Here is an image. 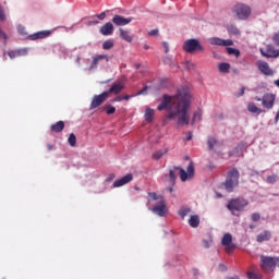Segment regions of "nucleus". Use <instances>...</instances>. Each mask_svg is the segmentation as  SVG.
I'll use <instances>...</instances> for the list:
<instances>
[{
    "label": "nucleus",
    "instance_id": "f3484780",
    "mask_svg": "<svg viewBox=\"0 0 279 279\" xmlns=\"http://www.w3.org/2000/svg\"><path fill=\"white\" fill-rule=\"evenodd\" d=\"M209 43L211 45H217L218 47H231V45H233L232 40H225L219 37L209 38Z\"/></svg>",
    "mask_w": 279,
    "mask_h": 279
},
{
    "label": "nucleus",
    "instance_id": "052dcab7",
    "mask_svg": "<svg viewBox=\"0 0 279 279\" xmlns=\"http://www.w3.org/2000/svg\"><path fill=\"white\" fill-rule=\"evenodd\" d=\"M275 86L279 88V78L274 82Z\"/></svg>",
    "mask_w": 279,
    "mask_h": 279
},
{
    "label": "nucleus",
    "instance_id": "4d7b16f0",
    "mask_svg": "<svg viewBox=\"0 0 279 279\" xmlns=\"http://www.w3.org/2000/svg\"><path fill=\"white\" fill-rule=\"evenodd\" d=\"M0 37L7 38L5 33H3V31H1V29H0Z\"/></svg>",
    "mask_w": 279,
    "mask_h": 279
},
{
    "label": "nucleus",
    "instance_id": "a211bd4d",
    "mask_svg": "<svg viewBox=\"0 0 279 279\" xmlns=\"http://www.w3.org/2000/svg\"><path fill=\"white\" fill-rule=\"evenodd\" d=\"M51 36V31H40L33 35H29V40H43V38H49Z\"/></svg>",
    "mask_w": 279,
    "mask_h": 279
},
{
    "label": "nucleus",
    "instance_id": "c9c22d12",
    "mask_svg": "<svg viewBox=\"0 0 279 279\" xmlns=\"http://www.w3.org/2000/svg\"><path fill=\"white\" fill-rule=\"evenodd\" d=\"M202 121V111H196L193 114L192 123H199Z\"/></svg>",
    "mask_w": 279,
    "mask_h": 279
},
{
    "label": "nucleus",
    "instance_id": "79ce46f5",
    "mask_svg": "<svg viewBox=\"0 0 279 279\" xmlns=\"http://www.w3.org/2000/svg\"><path fill=\"white\" fill-rule=\"evenodd\" d=\"M272 40L279 47V32L274 35Z\"/></svg>",
    "mask_w": 279,
    "mask_h": 279
},
{
    "label": "nucleus",
    "instance_id": "09e8293b",
    "mask_svg": "<svg viewBox=\"0 0 279 279\" xmlns=\"http://www.w3.org/2000/svg\"><path fill=\"white\" fill-rule=\"evenodd\" d=\"M244 95H245V86H242L238 97H243Z\"/></svg>",
    "mask_w": 279,
    "mask_h": 279
},
{
    "label": "nucleus",
    "instance_id": "13d9d810",
    "mask_svg": "<svg viewBox=\"0 0 279 279\" xmlns=\"http://www.w3.org/2000/svg\"><path fill=\"white\" fill-rule=\"evenodd\" d=\"M191 66H193V63L187 61V62H186V68H187V69H191Z\"/></svg>",
    "mask_w": 279,
    "mask_h": 279
},
{
    "label": "nucleus",
    "instance_id": "393cba45",
    "mask_svg": "<svg viewBox=\"0 0 279 279\" xmlns=\"http://www.w3.org/2000/svg\"><path fill=\"white\" fill-rule=\"evenodd\" d=\"M207 145H208V149H210V151H213L215 149V147H217V145H219V141H217V138L215 136H209L207 138Z\"/></svg>",
    "mask_w": 279,
    "mask_h": 279
},
{
    "label": "nucleus",
    "instance_id": "473e14b6",
    "mask_svg": "<svg viewBox=\"0 0 279 279\" xmlns=\"http://www.w3.org/2000/svg\"><path fill=\"white\" fill-rule=\"evenodd\" d=\"M104 110L106 111V114H114L117 112V108L112 105H105Z\"/></svg>",
    "mask_w": 279,
    "mask_h": 279
},
{
    "label": "nucleus",
    "instance_id": "6ab92c4d",
    "mask_svg": "<svg viewBox=\"0 0 279 279\" xmlns=\"http://www.w3.org/2000/svg\"><path fill=\"white\" fill-rule=\"evenodd\" d=\"M101 60H106V62H110V58L108 57V54H98L96 57H93L92 65L89 66V69L90 70L97 69Z\"/></svg>",
    "mask_w": 279,
    "mask_h": 279
},
{
    "label": "nucleus",
    "instance_id": "0e129e2a",
    "mask_svg": "<svg viewBox=\"0 0 279 279\" xmlns=\"http://www.w3.org/2000/svg\"><path fill=\"white\" fill-rule=\"evenodd\" d=\"M191 138H193V135L190 133V135L187 136L186 141H191Z\"/></svg>",
    "mask_w": 279,
    "mask_h": 279
},
{
    "label": "nucleus",
    "instance_id": "8fccbe9b",
    "mask_svg": "<svg viewBox=\"0 0 279 279\" xmlns=\"http://www.w3.org/2000/svg\"><path fill=\"white\" fill-rule=\"evenodd\" d=\"M148 34L149 36H158V29H153Z\"/></svg>",
    "mask_w": 279,
    "mask_h": 279
},
{
    "label": "nucleus",
    "instance_id": "2eb2a0df",
    "mask_svg": "<svg viewBox=\"0 0 279 279\" xmlns=\"http://www.w3.org/2000/svg\"><path fill=\"white\" fill-rule=\"evenodd\" d=\"M153 213L159 217H165V215H167V204L165 203L163 198H160L159 205L153 208Z\"/></svg>",
    "mask_w": 279,
    "mask_h": 279
},
{
    "label": "nucleus",
    "instance_id": "a19ab883",
    "mask_svg": "<svg viewBox=\"0 0 279 279\" xmlns=\"http://www.w3.org/2000/svg\"><path fill=\"white\" fill-rule=\"evenodd\" d=\"M252 221H260V214L254 213L252 215Z\"/></svg>",
    "mask_w": 279,
    "mask_h": 279
},
{
    "label": "nucleus",
    "instance_id": "6e6552de",
    "mask_svg": "<svg viewBox=\"0 0 279 279\" xmlns=\"http://www.w3.org/2000/svg\"><path fill=\"white\" fill-rule=\"evenodd\" d=\"M107 99H108V92H104L102 94L95 95L89 105V110H95L96 108H99V106H102L107 101Z\"/></svg>",
    "mask_w": 279,
    "mask_h": 279
},
{
    "label": "nucleus",
    "instance_id": "39448f33",
    "mask_svg": "<svg viewBox=\"0 0 279 279\" xmlns=\"http://www.w3.org/2000/svg\"><path fill=\"white\" fill-rule=\"evenodd\" d=\"M247 204H250V202H247V199L243 197L232 198L231 201L228 202L227 208L228 210H231V213H241V210H245Z\"/></svg>",
    "mask_w": 279,
    "mask_h": 279
},
{
    "label": "nucleus",
    "instance_id": "7ed1b4c3",
    "mask_svg": "<svg viewBox=\"0 0 279 279\" xmlns=\"http://www.w3.org/2000/svg\"><path fill=\"white\" fill-rule=\"evenodd\" d=\"M239 178H240V174L236 168H232L227 173L225 187L227 189L228 193H232V191H234V186H239Z\"/></svg>",
    "mask_w": 279,
    "mask_h": 279
},
{
    "label": "nucleus",
    "instance_id": "72a5a7b5",
    "mask_svg": "<svg viewBox=\"0 0 279 279\" xmlns=\"http://www.w3.org/2000/svg\"><path fill=\"white\" fill-rule=\"evenodd\" d=\"M191 213V208L190 207H181V209L179 210V215L182 219H184V217H186L187 215H190Z\"/></svg>",
    "mask_w": 279,
    "mask_h": 279
},
{
    "label": "nucleus",
    "instance_id": "cd10ccee",
    "mask_svg": "<svg viewBox=\"0 0 279 279\" xmlns=\"http://www.w3.org/2000/svg\"><path fill=\"white\" fill-rule=\"evenodd\" d=\"M154 109L147 108L145 112V121H147V123H151V121H154Z\"/></svg>",
    "mask_w": 279,
    "mask_h": 279
},
{
    "label": "nucleus",
    "instance_id": "f704fd0d",
    "mask_svg": "<svg viewBox=\"0 0 279 279\" xmlns=\"http://www.w3.org/2000/svg\"><path fill=\"white\" fill-rule=\"evenodd\" d=\"M68 142L71 147H75V145L77 144V137L73 133H71Z\"/></svg>",
    "mask_w": 279,
    "mask_h": 279
},
{
    "label": "nucleus",
    "instance_id": "a878e982",
    "mask_svg": "<svg viewBox=\"0 0 279 279\" xmlns=\"http://www.w3.org/2000/svg\"><path fill=\"white\" fill-rule=\"evenodd\" d=\"M247 110H248V112H252L253 114H262V112H263V109L256 107V104H254V102H250L247 105Z\"/></svg>",
    "mask_w": 279,
    "mask_h": 279
},
{
    "label": "nucleus",
    "instance_id": "bf43d9fd",
    "mask_svg": "<svg viewBox=\"0 0 279 279\" xmlns=\"http://www.w3.org/2000/svg\"><path fill=\"white\" fill-rule=\"evenodd\" d=\"M254 100H255V101H263V98L256 96V97L254 98Z\"/></svg>",
    "mask_w": 279,
    "mask_h": 279
},
{
    "label": "nucleus",
    "instance_id": "69168bd1",
    "mask_svg": "<svg viewBox=\"0 0 279 279\" xmlns=\"http://www.w3.org/2000/svg\"><path fill=\"white\" fill-rule=\"evenodd\" d=\"M135 69H141V63L135 64Z\"/></svg>",
    "mask_w": 279,
    "mask_h": 279
},
{
    "label": "nucleus",
    "instance_id": "c03bdc74",
    "mask_svg": "<svg viewBox=\"0 0 279 279\" xmlns=\"http://www.w3.org/2000/svg\"><path fill=\"white\" fill-rule=\"evenodd\" d=\"M162 47H163V49H165V53H169V43L163 41V43H162Z\"/></svg>",
    "mask_w": 279,
    "mask_h": 279
},
{
    "label": "nucleus",
    "instance_id": "4c0bfd02",
    "mask_svg": "<svg viewBox=\"0 0 279 279\" xmlns=\"http://www.w3.org/2000/svg\"><path fill=\"white\" fill-rule=\"evenodd\" d=\"M227 52L229 53V56H235L236 58L241 56V52L234 48H227Z\"/></svg>",
    "mask_w": 279,
    "mask_h": 279
},
{
    "label": "nucleus",
    "instance_id": "aec40b11",
    "mask_svg": "<svg viewBox=\"0 0 279 279\" xmlns=\"http://www.w3.org/2000/svg\"><path fill=\"white\" fill-rule=\"evenodd\" d=\"M123 88H125V85H123V83H121V82L114 83L113 85H111V87L107 92L108 97H110V93H113V95H119V93H121V90H123Z\"/></svg>",
    "mask_w": 279,
    "mask_h": 279
},
{
    "label": "nucleus",
    "instance_id": "9d476101",
    "mask_svg": "<svg viewBox=\"0 0 279 279\" xmlns=\"http://www.w3.org/2000/svg\"><path fill=\"white\" fill-rule=\"evenodd\" d=\"M260 53L264 58H278L279 57V50H276V48L271 44H268L266 46V51L260 49Z\"/></svg>",
    "mask_w": 279,
    "mask_h": 279
},
{
    "label": "nucleus",
    "instance_id": "864d4df0",
    "mask_svg": "<svg viewBox=\"0 0 279 279\" xmlns=\"http://www.w3.org/2000/svg\"><path fill=\"white\" fill-rule=\"evenodd\" d=\"M248 278L250 279H257L256 274H254V272H248Z\"/></svg>",
    "mask_w": 279,
    "mask_h": 279
},
{
    "label": "nucleus",
    "instance_id": "a18cd8bd",
    "mask_svg": "<svg viewBox=\"0 0 279 279\" xmlns=\"http://www.w3.org/2000/svg\"><path fill=\"white\" fill-rule=\"evenodd\" d=\"M266 181H267L269 184H274V182H276V177H267Z\"/></svg>",
    "mask_w": 279,
    "mask_h": 279
},
{
    "label": "nucleus",
    "instance_id": "bb28decb",
    "mask_svg": "<svg viewBox=\"0 0 279 279\" xmlns=\"http://www.w3.org/2000/svg\"><path fill=\"white\" fill-rule=\"evenodd\" d=\"M191 228H197L199 226V216L193 215L189 219Z\"/></svg>",
    "mask_w": 279,
    "mask_h": 279
},
{
    "label": "nucleus",
    "instance_id": "412c9836",
    "mask_svg": "<svg viewBox=\"0 0 279 279\" xmlns=\"http://www.w3.org/2000/svg\"><path fill=\"white\" fill-rule=\"evenodd\" d=\"M8 56L11 58V60H14V58H21V56H27V48L9 51Z\"/></svg>",
    "mask_w": 279,
    "mask_h": 279
},
{
    "label": "nucleus",
    "instance_id": "e433bc0d",
    "mask_svg": "<svg viewBox=\"0 0 279 279\" xmlns=\"http://www.w3.org/2000/svg\"><path fill=\"white\" fill-rule=\"evenodd\" d=\"M158 199H162V197H159L156 192H149L148 193V202H156Z\"/></svg>",
    "mask_w": 279,
    "mask_h": 279
},
{
    "label": "nucleus",
    "instance_id": "c756f323",
    "mask_svg": "<svg viewBox=\"0 0 279 279\" xmlns=\"http://www.w3.org/2000/svg\"><path fill=\"white\" fill-rule=\"evenodd\" d=\"M112 47H114V41L112 39H108L102 44V49H105V51L112 49Z\"/></svg>",
    "mask_w": 279,
    "mask_h": 279
},
{
    "label": "nucleus",
    "instance_id": "b1692460",
    "mask_svg": "<svg viewBox=\"0 0 279 279\" xmlns=\"http://www.w3.org/2000/svg\"><path fill=\"white\" fill-rule=\"evenodd\" d=\"M120 36L125 43H132L133 37L130 35V31H125L123 28H120Z\"/></svg>",
    "mask_w": 279,
    "mask_h": 279
},
{
    "label": "nucleus",
    "instance_id": "4468645a",
    "mask_svg": "<svg viewBox=\"0 0 279 279\" xmlns=\"http://www.w3.org/2000/svg\"><path fill=\"white\" fill-rule=\"evenodd\" d=\"M133 19L132 17H124L121 15H114L112 17V24L117 25L118 27H122L123 25H130L132 23Z\"/></svg>",
    "mask_w": 279,
    "mask_h": 279
},
{
    "label": "nucleus",
    "instance_id": "e2e57ef3",
    "mask_svg": "<svg viewBox=\"0 0 279 279\" xmlns=\"http://www.w3.org/2000/svg\"><path fill=\"white\" fill-rule=\"evenodd\" d=\"M251 175H258V171H252Z\"/></svg>",
    "mask_w": 279,
    "mask_h": 279
},
{
    "label": "nucleus",
    "instance_id": "3c124183",
    "mask_svg": "<svg viewBox=\"0 0 279 279\" xmlns=\"http://www.w3.org/2000/svg\"><path fill=\"white\" fill-rule=\"evenodd\" d=\"M112 101H113V104L117 101H123V98H122V96H118Z\"/></svg>",
    "mask_w": 279,
    "mask_h": 279
},
{
    "label": "nucleus",
    "instance_id": "4be33fe9",
    "mask_svg": "<svg viewBox=\"0 0 279 279\" xmlns=\"http://www.w3.org/2000/svg\"><path fill=\"white\" fill-rule=\"evenodd\" d=\"M269 239H271V231H264L257 235L256 241L257 243H263L269 241Z\"/></svg>",
    "mask_w": 279,
    "mask_h": 279
},
{
    "label": "nucleus",
    "instance_id": "9b49d317",
    "mask_svg": "<svg viewBox=\"0 0 279 279\" xmlns=\"http://www.w3.org/2000/svg\"><path fill=\"white\" fill-rule=\"evenodd\" d=\"M221 244L226 247V252H228V254H230V252L236 247V245L232 243V234L230 233H226L222 236Z\"/></svg>",
    "mask_w": 279,
    "mask_h": 279
},
{
    "label": "nucleus",
    "instance_id": "dca6fc26",
    "mask_svg": "<svg viewBox=\"0 0 279 279\" xmlns=\"http://www.w3.org/2000/svg\"><path fill=\"white\" fill-rule=\"evenodd\" d=\"M99 33L102 36H112L114 34V25H112V22H107L99 28Z\"/></svg>",
    "mask_w": 279,
    "mask_h": 279
},
{
    "label": "nucleus",
    "instance_id": "1a4fd4ad",
    "mask_svg": "<svg viewBox=\"0 0 279 279\" xmlns=\"http://www.w3.org/2000/svg\"><path fill=\"white\" fill-rule=\"evenodd\" d=\"M274 104H276V94H264V96L262 97L263 108H266V110H271V108H274Z\"/></svg>",
    "mask_w": 279,
    "mask_h": 279
},
{
    "label": "nucleus",
    "instance_id": "6e6d98bb",
    "mask_svg": "<svg viewBox=\"0 0 279 279\" xmlns=\"http://www.w3.org/2000/svg\"><path fill=\"white\" fill-rule=\"evenodd\" d=\"M114 178H116L114 174H110V175L108 177V181L110 182V180H114Z\"/></svg>",
    "mask_w": 279,
    "mask_h": 279
},
{
    "label": "nucleus",
    "instance_id": "680f3d73",
    "mask_svg": "<svg viewBox=\"0 0 279 279\" xmlns=\"http://www.w3.org/2000/svg\"><path fill=\"white\" fill-rule=\"evenodd\" d=\"M143 49H145V50L147 51V49H149V45L145 44V45L143 46Z\"/></svg>",
    "mask_w": 279,
    "mask_h": 279
},
{
    "label": "nucleus",
    "instance_id": "5701e85b",
    "mask_svg": "<svg viewBox=\"0 0 279 279\" xmlns=\"http://www.w3.org/2000/svg\"><path fill=\"white\" fill-rule=\"evenodd\" d=\"M51 132L56 134H60L64 130V121H58L50 126Z\"/></svg>",
    "mask_w": 279,
    "mask_h": 279
},
{
    "label": "nucleus",
    "instance_id": "774afa93",
    "mask_svg": "<svg viewBox=\"0 0 279 279\" xmlns=\"http://www.w3.org/2000/svg\"><path fill=\"white\" fill-rule=\"evenodd\" d=\"M93 24H94V25H97V24H99V21H95V22H93Z\"/></svg>",
    "mask_w": 279,
    "mask_h": 279
},
{
    "label": "nucleus",
    "instance_id": "ea45409f",
    "mask_svg": "<svg viewBox=\"0 0 279 279\" xmlns=\"http://www.w3.org/2000/svg\"><path fill=\"white\" fill-rule=\"evenodd\" d=\"M5 21V9H3L2 5H0V22L3 23Z\"/></svg>",
    "mask_w": 279,
    "mask_h": 279
},
{
    "label": "nucleus",
    "instance_id": "ddd939ff",
    "mask_svg": "<svg viewBox=\"0 0 279 279\" xmlns=\"http://www.w3.org/2000/svg\"><path fill=\"white\" fill-rule=\"evenodd\" d=\"M134 180V175L132 173H129L121 179H118L113 182V189H119L120 186H125V184H130Z\"/></svg>",
    "mask_w": 279,
    "mask_h": 279
},
{
    "label": "nucleus",
    "instance_id": "7c9ffc66",
    "mask_svg": "<svg viewBox=\"0 0 279 279\" xmlns=\"http://www.w3.org/2000/svg\"><path fill=\"white\" fill-rule=\"evenodd\" d=\"M167 149L166 150H157L153 154V159L154 160H160V158H162L165 156V154H167Z\"/></svg>",
    "mask_w": 279,
    "mask_h": 279
},
{
    "label": "nucleus",
    "instance_id": "2f4dec72",
    "mask_svg": "<svg viewBox=\"0 0 279 279\" xmlns=\"http://www.w3.org/2000/svg\"><path fill=\"white\" fill-rule=\"evenodd\" d=\"M227 31L229 34H233V36H239V34H241V31H239L234 25H229Z\"/></svg>",
    "mask_w": 279,
    "mask_h": 279
},
{
    "label": "nucleus",
    "instance_id": "f03ea898",
    "mask_svg": "<svg viewBox=\"0 0 279 279\" xmlns=\"http://www.w3.org/2000/svg\"><path fill=\"white\" fill-rule=\"evenodd\" d=\"M175 171H179V175L181 178L182 182H186V180H191V178H193L195 175V163H193V161H190V165L187 166V169H183L180 166H173L170 170H169V182L170 184H175Z\"/></svg>",
    "mask_w": 279,
    "mask_h": 279
},
{
    "label": "nucleus",
    "instance_id": "5fc2aeb1",
    "mask_svg": "<svg viewBox=\"0 0 279 279\" xmlns=\"http://www.w3.org/2000/svg\"><path fill=\"white\" fill-rule=\"evenodd\" d=\"M276 267L279 268V257H275Z\"/></svg>",
    "mask_w": 279,
    "mask_h": 279
},
{
    "label": "nucleus",
    "instance_id": "20e7f679",
    "mask_svg": "<svg viewBox=\"0 0 279 279\" xmlns=\"http://www.w3.org/2000/svg\"><path fill=\"white\" fill-rule=\"evenodd\" d=\"M259 267L265 274H274L276 271V257L262 255Z\"/></svg>",
    "mask_w": 279,
    "mask_h": 279
},
{
    "label": "nucleus",
    "instance_id": "49530a36",
    "mask_svg": "<svg viewBox=\"0 0 279 279\" xmlns=\"http://www.w3.org/2000/svg\"><path fill=\"white\" fill-rule=\"evenodd\" d=\"M97 19H99V21H104V19H106V12H101L100 14L96 15Z\"/></svg>",
    "mask_w": 279,
    "mask_h": 279
},
{
    "label": "nucleus",
    "instance_id": "603ef678",
    "mask_svg": "<svg viewBox=\"0 0 279 279\" xmlns=\"http://www.w3.org/2000/svg\"><path fill=\"white\" fill-rule=\"evenodd\" d=\"M56 146H53V144H47V149L48 151H51L52 149H54Z\"/></svg>",
    "mask_w": 279,
    "mask_h": 279
},
{
    "label": "nucleus",
    "instance_id": "338daca9",
    "mask_svg": "<svg viewBox=\"0 0 279 279\" xmlns=\"http://www.w3.org/2000/svg\"><path fill=\"white\" fill-rule=\"evenodd\" d=\"M227 279H239V277H229Z\"/></svg>",
    "mask_w": 279,
    "mask_h": 279
},
{
    "label": "nucleus",
    "instance_id": "423d86ee",
    "mask_svg": "<svg viewBox=\"0 0 279 279\" xmlns=\"http://www.w3.org/2000/svg\"><path fill=\"white\" fill-rule=\"evenodd\" d=\"M183 50L186 51V53H195V51H204V46H202L197 39H187L183 44Z\"/></svg>",
    "mask_w": 279,
    "mask_h": 279
},
{
    "label": "nucleus",
    "instance_id": "0eeeda50",
    "mask_svg": "<svg viewBox=\"0 0 279 279\" xmlns=\"http://www.w3.org/2000/svg\"><path fill=\"white\" fill-rule=\"evenodd\" d=\"M234 14H236L238 19L245 20L252 14V9L245 4H236L233 8Z\"/></svg>",
    "mask_w": 279,
    "mask_h": 279
},
{
    "label": "nucleus",
    "instance_id": "f257e3e1",
    "mask_svg": "<svg viewBox=\"0 0 279 279\" xmlns=\"http://www.w3.org/2000/svg\"><path fill=\"white\" fill-rule=\"evenodd\" d=\"M190 108L191 92H189V89H182L173 97L165 94L157 110L162 111L168 109L167 119H170L171 121L178 119V125H189L191 121V116L189 114Z\"/></svg>",
    "mask_w": 279,
    "mask_h": 279
},
{
    "label": "nucleus",
    "instance_id": "c85d7f7f",
    "mask_svg": "<svg viewBox=\"0 0 279 279\" xmlns=\"http://www.w3.org/2000/svg\"><path fill=\"white\" fill-rule=\"evenodd\" d=\"M218 69L220 73H228L230 71V63H219Z\"/></svg>",
    "mask_w": 279,
    "mask_h": 279
},
{
    "label": "nucleus",
    "instance_id": "f8f14e48",
    "mask_svg": "<svg viewBox=\"0 0 279 279\" xmlns=\"http://www.w3.org/2000/svg\"><path fill=\"white\" fill-rule=\"evenodd\" d=\"M257 69L263 73V75H268V76L274 75V70L269 68V63H267V61H263V60L257 61Z\"/></svg>",
    "mask_w": 279,
    "mask_h": 279
},
{
    "label": "nucleus",
    "instance_id": "de8ad7c7",
    "mask_svg": "<svg viewBox=\"0 0 279 279\" xmlns=\"http://www.w3.org/2000/svg\"><path fill=\"white\" fill-rule=\"evenodd\" d=\"M132 97H134V96L124 95V96H122V101H123V100H124V101H130V99H132Z\"/></svg>",
    "mask_w": 279,
    "mask_h": 279
},
{
    "label": "nucleus",
    "instance_id": "37998d69",
    "mask_svg": "<svg viewBox=\"0 0 279 279\" xmlns=\"http://www.w3.org/2000/svg\"><path fill=\"white\" fill-rule=\"evenodd\" d=\"M148 89H149V87H148V86H145L143 89H141V90L136 94V96H138V95H146Z\"/></svg>",
    "mask_w": 279,
    "mask_h": 279
},
{
    "label": "nucleus",
    "instance_id": "58836bf2",
    "mask_svg": "<svg viewBox=\"0 0 279 279\" xmlns=\"http://www.w3.org/2000/svg\"><path fill=\"white\" fill-rule=\"evenodd\" d=\"M210 245H213V239L203 240V247H205V250H208Z\"/></svg>",
    "mask_w": 279,
    "mask_h": 279
}]
</instances>
